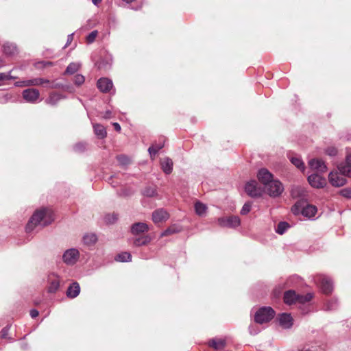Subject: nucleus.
<instances>
[{
  "mask_svg": "<svg viewBox=\"0 0 351 351\" xmlns=\"http://www.w3.org/2000/svg\"><path fill=\"white\" fill-rule=\"evenodd\" d=\"M257 177L258 180L265 186L269 195L278 197L283 192L284 186L278 180H274L273 175L267 169H260Z\"/></svg>",
  "mask_w": 351,
  "mask_h": 351,
  "instance_id": "f257e3e1",
  "label": "nucleus"
},
{
  "mask_svg": "<svg viewBox=\"0 0 351 351\" xmlns=\"http://www.w3.org/2000/svg\"><path fill=\"white\" fill-rule=\"evenodd\" d=\"M53 221V213L50 209L42 208L33 214L26 226V231L32 232L36 227H45Z\"/></svg>",
  "mask_w": 351,
  "mask_h": 351,
  "instance_id": "f03ea898",
  "label": "nucleus"
},
{
  "mask_svg": "<svg viewBox=\"0 0 351 351\" xmlns=\"http://www.w3.org/2000/svg\"><path fill=\"white\" fill-rule=\"evenodd\" d=\"M313 298V294L308 293L306 295H298L293 290H289L284 293V302L287 304L293 303L305 304Z\"/></svg>",
  "mask_w": 351,
  "mask_h": 351,
  "instance_id": "7ed1b4c3",
  "label": "nucleus"
},
{
  "mask_svg": "<svg viewBox=\"0 0 351 351\" xmlns=\"http://www.w3.org/2000/svg\"><path fill=\"white\" fill-rule=\"evenodd\" d=\"M274 315L275 312L271 307H262L256 313L254 320L258 324H264L271 321Z\"/></svg>",
  "mask_w": 351,
  "mask_h": 351,
  "instance_id": "20e7f679",
  "label": "nucleus"
},
{
  "mask_svg": "<svg viewBox=\"0 0 351 351\" xmlns=\"http://www.w3.org/2000/svg\"><path fill=\"white\" fill-rule=\"evenodd\" d=\"M315 282L319 286L322 292L328 294L332 292L333 286L331 280L322 275H319L315 278Z\"/></svg>",
  "mask_w": 351,
  "mask_h": 351,
  "instance_id": "39448f33",
  "label": "nucleus"
},
{
  "mask_svg": "<svg viewBox=\"0 0 351 351\" xmlns=\"http://www.w3.org/2000/svg\"><path fill=\"white\" fill-rule=\"evenodd\" d=\"M328 181L330 184L335 187H340L346 183L345 176L338 170L332 171L328 175Z\"/></svg>",
  "mask_w": 351,
  "mask_h": 351,
  "instance_id": "423d86ee",
  "label": "nucleus"
},
{
  "mask_svg": "<svg viewBox=\"0 0 351 351\" xmlns=\"http://www.w3.org/2000/svg\"><path fill=\"white\" fill-rule=\"evenodd\" d=\"M22 96L24 100L30 104H36L39 102L40 92L36 88H27L22 92Z\"/></svg>",
  "mask_w": 351,
  "mask_h": 351,
  "instance_id": "0eeeda50",
  "label": "nucleus"
},
{
  "mask_svg": "<svg viewBox=\"0 0 351 351\" xmlns=\"http://www.w3.org/2000/svg\"><path fill=\"white\" fill-rule=\"evenodd\" d=\"M79 257V251L75 248H71L64 252L62 260L66 265H73L76 263Z\"/></svg>",
  "mask_w": 351,
  "mask_h": 351,
  "instance_id": "6e6552de",
  "label": "nucleus"
},
{
  "mask_svg": "<svg viewBox=\"0 0 351 351\" xmlns=\"http://www.w3.org/2000/svg\"><path fill=\"white\" fill-rule=\"evenodd\" d=\"M217 222L221 227L225 228H236L241 223L240 219L237 216L220 217L217 219Z\"/></svg>",
  "mask_w": 351,
  "mask_h": 351,
  "instance_id": "1a4fd4ad",
  "label": "nucleus"
},
{
  "mask_svg": "<svg viewBox=\"0 0 351 351\" xmlns=\"http://www.w3.org/2000/svg\"><path fill=\"white\" fill-rule=\"evenodd\" d=\"M309 184L316 189H322L327 184L326 180L317 173H313L308 177Z\"/></svg>",
  "mask_w": 351,
  "mask_h": 351,
  "instance_id": "9d476101",
  "label": "nucleus"
},
{
  "mask_svg": "<svg viewBox=\"0 0 351 351\" xmlns=\"http://www.w3.org/2000/svg\"><path fill=\"white\" fill-rule=\"evenodd\" d=\"M245 191L247 194L252 197H259L262 194L261 188L257 186V182L254 180L246 183Z\"/></svg>",
  "mask_w": 351,
  "mask_h": 351,
  "instance_id": "9b49d317",
  "label": "nucleus"
},
{
  "mask_svg": "<svg viewBox=\"0 0 351 351\" xmlns=\"http://www.w3.org/2000/svg\"><path fill=\"white\" fill-rule=\"evenodd\" d=\"M308 165L312 170L319 173H324L327 171V166L322 159H311L308 161Z\"/></svg>",
  "mask_w": 351,
  "mask_h": 351,
  "instance_id": "f8f14e48",
  "label": "nucleus"
},
{
  "mask_svg": "<svg viewBox=\"0 0 351 351\" xmlns=\"http://www.w3.org/2000/svg\"><path fill=\"white\" fill-rule=\"evenodd\" d=\"M169 218V213L163 208L157 209L152 213V220L155 223L166 221Z\"/></svg>",
  "mask_w": 351,
  "mask_h": 351,
  "instance_id": "ddd939ff",
  "label": "nucleus"
},
{
  "mask_svg": "<svg viewBox=\"0 0 351 351\" xmlns=\"http://www.w3.org/2000/svg\"><path fill=\"white\" fill-rule=\"evenodd\" d=\"M97 86L99 90L102 93H108L113 88L112 80L106 77H101L98 80Z\"/></svg>",
  "mask_w": 351,
  "mask_h": 351,
  "instance_id": "4468645a",
  "label": "nucleus"
},
{
  "mask_svg": "<svg viewBox=\"0 0 351 351\" xmlns=\"http://www.w3.org/2000/svg\"><path fill=\"white\" fill-rule=\"evenodd\" d=\"M131 233L134 236H138L141 234L147 232L149 230V226L143 222L134 223L131 226Z\"/></svg>",
  "mask_w": 351,
  "mask_h": 351,
  "instance_id": "2eb2a0df",
  "label": "nucleus"
},
{
  "mask_svg": "<svg viewBox=\"0 0 351 351\" xmlns=\"http://www.w3.org/2000/svg\"><path fill=\"white\" fill-rule=\"evenodd\" d=\"M280 326L285 329L290 328L293 326V318L290 314L282 313L278 317Z\"/></svg>",
  "mask_w": 351,
  "mask_h": 351,
  "instance_id": "dca6fc26",
  "label": "nucleus"
},
{
  "mask_svg": "<svg viewBox=\"0 0 351 351\" xmlns=\"http://www.w3.org/2000/svg\"><path fill=\"white\" fill-rule=\"evenodd\" d=\"M49 84L50 81L47 79L43 77H35L27 80V83L26 84L29 85V86H43L47 88L48 86L47 84Z\"/></svg>",
  "mask_w": 351,
  "mask_h": 351,
  "instance_id": "f3484780",
  "label": "nucleus"
},
{
  "mask_svg": "<svg viewBox=\"0 0 351 351\" xmlns=\"http://www.w3.org/2000/svg\"><path fill=\"white\" fill-rule=\"evenodd\" d=\"M80 292V285L77 282H74L69 285L66 291V295L70 298H76Z\"/></svg>",
  "mask_w": 351,
  "mask_h": 351,
  "instance_id": "a211bd4d",
  "label": "nucleus"
},
{
  "mask_svg": "<svg viewBox=\"0 0 351 351\" xmlns=\"http://www.w3.org/2000/svg\"><path fill=\"white\" fill-rule=\"evenodd\" d=\"M301 213L304 217L312 219L315 216L317 208L315 206L308 204L302 209Z\"/></svg>",
  "mask_w": 351,
  "mask_h": 351,
  "instance_id": "6ab92c4d",
  "label": "nucleus"
},
{
  "mask_svg": "<svg viewBox=\"0 0 351 351\" xmlns=\"http://www.w3.org/2000/svg\"><path fill=\"white\" fill-rule=\"evenodd\" d=\"M64 98L62 95L57 93H51L49 97L45 99V103L48 105L55 106L60 99Z\"/></svg>",
  "mask_w": 351,
  "mask_h": 351,
  "instance_id": "aec40b11",
  "label": "nucleus"
},
{
  "mask_svg": "<svg viewBox=\"0 0 351 351\" xmlns=\"http://www.w3.org/2000/svg\"><path fill=\"white\" fill-rule=\"evenodd\" d=\"M208 344L217 351H221L226 346V341L222 339H213Z\"/></svg>",
  "mask_w": 351,
  "mask_h": 351,
  "instance_id": "412c9836",
  "label": "nucleus"
},
{
  "mask_svg": "<svg viewBox=\"0 0 351 351\" xmlns=\"http://www.w3.org/2000/svg\"><path fill=\"white\" fill-rule=\"evenodd\" d=\"M161 167H162L163 171L165 173H167V174L171 173L173 170V162H172L171 159H170L169 158H165L161 162Z\"/></svg>",
  "mask_w": 351,
  "mask_h": 351,
  "instance_id": "4be33fe9",
  "label": "nucleus"
},
{
  "mask_svg": "<svg viewBox=\"0 0 351 351\" xmlns=\"http://www.w3.org/2000/svg\"><path fill=\"white\" fill-rule=\"evenodd\" d=\"M83 241L86 245H93L97 241V237L94 233H88L83 237Z\"/></svg>",
  "mask_w": 351,
  "mask_h": 351,
  "instance_id": "5701e85b",
  "label": "nucleus"
},
{
  "mask_svg": "<svg viewBox=\"0 0 351 351\" xmlns=\"http://www.w3.org/2000/svg\"><path fill=\"white\" fill-rule=\"evenodd\" d=\"M94 132L99 138H104L106 136L107 132L106 128L100 124H95L93 125Z\"/></svg>",
  "mask_w": 351,
  "mask_h": 351,
  "instance_id": "b1692460",
  "label": "nucleus"
},
{
  "mask_svg": "<svg viewBox=\"0 0 351 351\" xmlns=\"http://www.w3.org/2000/svg\"><path fill=\"white\" fill-rule=\"evenodd\" d=\"M152 240V238L149 235H143L137 237L134 241V245L135 246H141L148 244Z\"/></svg>",
  "mask_w": 351,
  "mask_h": 351,
  "instance_id": "393cba45",
  "label": "nucleus"
},
{
  "mask_svg": "<svg viewBox=\"0 0 351 351\" xmlns=\"http://www.w3.org/2000/svg\"><path fill=\"white\" fill-rule=\"evenodd\" d=\"M337 168L338 171L344 176L351 177V166L346 162L341 163Z\"/></svg>",
  "mask_w": 351,
  "mask_h": 351,
  "instance_id": "a878e982",
  "label": "nucleus"
},
{
  "mask_svg": "<svg viewBox=\"0 0 351 351\" xmlns=\"http://www.w3.org/2000/svg\"><path fill=\"white\" fill-rule=\"evenodd\" d=\"M81 67L80 62H71L66 67L64 74L72 75L76 73Z\"/></svg>",
  "mask_w": 351,
  "mask_h": 351,
  "instance_id": "bb28decb",
  "label": "nucleus"
},
{
  "mask_svg": "<svg viewBox=\"0 0 351 351\" xmlns=\"http://www.w3.org/2000/svg\"><path fill=\"white\" fill-rule=\"evenodd\" d=\"M195 210L197 215H198L199 216H203L206 213L207 206L206 204L200 202H197L195 204Z\"/></svg>",
  "mask_w": 351,
  "mask_h": 351,
  "instance_id": "cd10ccee",
  "label": "nucleus"
},
{
  "mask_svg": "<svg viewBox=\"0 0 351 351\" xmlns=\"http://www.w3.org/2000/svg\"><path fill=\"white\" fill-rule=\"evenodd\" d=\"M115 260L119 262H129L132 260V256L130 253L127 252H123L120 254H119L116 258Z\"/></svg>",
  "mask_w": 351,
  "mask_h": 351,
  "instance_id": "c85d7f7f",
  "label": "nucleus"
},
{
  "mask_svg": "<svg viewBox=\"0 0 351 351\" xmlns=\"http://www.w3.org/2000/svg\"><path fill=\"white\" fill-rule=\"evenodd\" d=\"M3 51L8 55H12L16 51V47L14 44L6 43L3 45Z\"/></svg>",
  "mask_w": 351,
  "mask_h": 351,
  "instance_id": "c756f323",
  "label": "nucleus"
},
{
  "mask_svg": "<svg viewBox=\"0 0 351 351\" xmlns=\"http://www.w3.org/2000/svg\"><path fill=\"white\" fill-rule=\"evenodd\" d=\"M291 163L294 165L297 168L304 171L305 169L304 164L302 160L299 157H291L290 159Z\"/></svg>",
  "mask_w": 351,
  "mask_h": 351,
  "instance_id": "7c9ffc66",
  "label": "nucleus"
},
{
  "mask_svg": "<svg viewBox=\"0 0 351 351\" xmlns=\"http://www.w3.org/2000/svg\"><path fill=\"white\" fill-rule=\"evenodd\" d=\"M164 141L159 144L153 145L149 147L148 152L151 156H154L157 152L164 147Z\"/></svg>",
  "mask_w": 351,
  "mask_h": 351,
  "instance_id": "2f4dec72",
  "label": "nucleus"
},
{
  "mask_svg": "<svg viewBox=\"0 0 351 351\" xmlns=\"http://www.w3.org/2000/svg\"><path fill=\"white\" fill-rule=\"evenodd\" d=\"M289 228V226L287 222H280L276 228V232L279 234H283Z\"/></svg>",
  "mask_w": 351,
  "mask_h": 351,
  "instance_id": "473e14b6",
  "label": "nucleus"
},
{
  "mask_svg": "<svg viewBox=\"0 0 351 351\" xmlns=\"http://www.w3.org/2000/svg\"><path fill=\"white\" fill-rule=\"evenodd\" d=\"M60 287V281L58 279L52 280L50 282L49 286L48 287V291L49 293H55Z\"/></svg>",
  "mask_w": 351,
  "mask_h": 351,
  "instance_id": "72a5a7b5",
  "label": "nucleus"
},
{
  "mask_svg": "<svg viewBox=\"0 0 351 351\" xmlns=\"http://www.w3.org/2000/svg\"><path fill=\"white\" fill-rule=\"evenodd\" d=\"M180 231V228H178L176 226H171V227L168 228L167 229H166L165 231H163L161 233L160 237H166L169 234L179 232Z\"/></svg>",
  "mask_w": 351,
  "mask_h": 351,
  "instance_id": "f704fd0d",
  "label": "nucleus"
},
{
  "mask_svg": "<svg viewBox=\"0 0 351 351\" xmlns=\"http://www.w3.org/2000/svg\"><path fill=\"white\" fill-rule=\"evenodd\" d=\"M156 194V189L155 186L147 187L143 191V195L149 197H154Z\"/></svg>",
  "mask_w": 351,
  "mask_h": 351,
  "instance_id": "c9c22d12",
  "label": "nucleus"
},
{
  "mask_svg": "<svg viewBox=\"0 0 351 351\" xmlns=\"http://www.w3.org/2000/svg\"><path fill=\"white\" fill-rule=\"evenodd\" d=\"M337 306V301L336 300H331L326 304L325 309L327 311H332L336 309Z\"/></svg>",
  "mask_w": 351,
  "mask_h": 351,
  "instance_id": "e433bc0d",
  "label": "nucleus"
},
{
  "mask_svg": "<svg viewBox=\"0 0 351 351\" xmlns=\"http://www.w3.org/2000/svg\"><path fill=\"white\" fill-rule=\"evenodd\" d=\"M98 34V32L97 30H94L91 32L87 36H86V41L88 43H92L95 41L97 36Z\"/></svg>",
  "mask_w": 351,
  "mask_h": 351,
  "instance_id": "4c0bfd02",
  "label": "nucleus"
},
{
  "mask_svg": "<svg viewBox=\"0 0 351 351\" xmlns=\"http://www.w3.org/2000/svg\"><path fill=\"white\" fill-rule=\"evenodd\" d=\"M84 76L81 74H77L75 76L74 83L77 86H80L84 82Z\"/></svg>",
  "mask_w": 351,
  "mask_h": 351,
  "instance_id": "58836bf2",
  "label": "nucleus"
},
{
  "mask_svg": "<svg viewBox=\"0 0 351 351\" xmlns=\"http://www.w3.org/2000/svg\"><path fill=\"white\" fill-rule=\"evenodd\" d=\"M117 158L121 165H126L130 162V159L124 155L118 156Z\"/></svg>",
  "mask_w": 351,
  "mask_h": 351,
  "instance_id": "ea45409f",
  "label": "nucleus"
},
{
  "mask_svg": "<svg viewBox=\"0 0 351 351\" xmlns=\"http://www.w3.org/2000/svg\"><path fill=\"white\" fill-rule=\"evenodd\" d=\"M251 208L252 204L250 202H246L241 208V214L243 215L247 214L250 211Z\"/></svg>",
  "mask_w": 351,
  "mask_h": 351,
  "instance_id": "a19ab883",
  "label": "nucleus"
},
{
  "mask_svg": "<svg viewBox=\"0 0 351 351\" xmlns=\"http://www.w3.org/2000/svg\"><path fill=\"white\" fill-rule=\"evenodd\" d=\"M325 152L330 156H335L337 154V149L335 147H328L326 149Z\"/></svg>",
  "mask_w": 351,
  "mask_h": 351,
  "instance_id": "79ce46f5",
  "label": "nucleus"
},
{
  "mask_svg": "<svg viewBox=\"0 0 351 351\" xmlns=\"http://www.w3.org/2000/svg\"><path fill=\"white\" fill-rule=\"evenodd\" d=\"M340 194L343 197L350 199L351 198V189L350 188H345L340 191Z\"/></svg>",
  "mask_w": 351,
  "mask_h": 351,
  "instance_id": "37998d69",
  "label": "nucleus"
},
{
  "mask_svg": "<svg viewBox=\"0 0 351 351\" xmlns=\"http://www.w3.org/2000/svg\"><path fill=\"white\" fill-rule=\"evenodd\" d=\"M104 219L107 223H113L117 221V215H114V214L108 215L105 217Z\"/></svg>",
  "mask_w": 351,
  "mask_h": 351,
  "instance_id": "c03bdc74",
  "label": "nucleus"
},
{
  "mask_svg": "<svg viewBox=\"0 0 351 351\" xmlns=\"http://www.w3.org/2000/svg\"><path fill=\"white\" fill-rule=\"evenodd\" d=\"M47 85L48 86L47 88H65L64 84H62L61 83H56L54 82H50V84H47Z\"/></svg>",
  "mask_w": 351,
  "mask_h": 351,
  "instance_id": "a18cd8bd",
  "label": "nucleus"
},
{
  "mask_svg": "<svg viewBox=\"0 0 351 351\" xmlns=\"http://www.w3.org/2000/svg\"><path fill=\"white\" fill-rule=\"evenodd\" d=\"M74 149L76 152H83L86 149V144L84 143H77L75 145Z\"/></svg>",
  "mask_w": 351,
  "mask_h": 351,
  "instance_id": "49530a36",
  "label": "nucleus"
},
{
  "mask_svg": "<svg viewBox=\"0 0 351 351\" xmlns=\"http://www.w3.org/2000/svg\"><path fill=\"white\" fill-rule=\"evenodd\" d=\"M10 326H5V328H3L1 331V337L2 338H6L8 335V332H9V330H10Z\"/></svg>",
  "mask_w": 351,
  "mask_h": 351,
  "instance_id": "de8ad7c7",
  "label": "nucleus"
},
{
  "mask_svg": "<svg viewBox=\"0 0 351 351\" xmlns=\"http://www.w3.org/2000/svg\"><path fill=\"white\" fill-rule=\"evenodd\" d=\"M27 83V80L20 81L15 82L14 85L18 87H23V86H29V85L26 84Z\"/></svg>",
  "mask_w": 351,
  "mask_h": 351,
  "instance_id": "09e8293b",
  "label": "nucleus"
},
{
  "mask_svg": "<svg viewBox=\"0 0 351 351\" xmlns=\"http://www.w3.org/2000/svg\"><path fill=\"white\" fill-rule=\"evenodd\" d=\"M291 210L292 212L295 214V215H297L300 213V206L298 204H295L292 208H291Z\"/></svg>",
  "mask_w": 351,
  "mask_h": 351,
  "instance_id": "8fccbe9b",
  "label": "nucleus"
},
{
  "mask_svg": "<svg viewBox=\"0 0 351 351\" xmlns=\"http://www.w3.org/2000/svg\"><path fill=\"white\" fill-rule=\"evenodd\" d=\"M39 313L36 309H32L30 311V315L32 318H36L38 315Z\"/></svg>",
  "mask_w": 351,
  "mask_h": 351,
  "instance_id": "3c124183",
  "label": "nucleus"
},
{
  "mask_svg": "<svg viewBox=\"0 0 351 351\" xmlns=\"http://www.w3.org/2000/svg\"><path fill=\"white\" fill-rule=\"evenodd\" d=\"M113 126H114V128L116 131L117 132H120L121 128V126L118 123H113Z\"/></svg>",
  "mask_w": 351,
  "mask_h": 351,
  "instance_id": "603ef678",
  "label": "nucleus"
},
{
  "mask_svg": "<svg viewBox=\"0 0 351 351\" xmlns=\"http://www.w3.org/2000/svg\"><path fill=\"white\" fill-rule=\"evenodd\" d=\"M345 162L351 166V154L347 155Z\"/></svg>",
  "mask_w": 351,
  "mask_h": 351,
  "instance_id": "864d4df0",
  "label": "nucleus"
},
{
  "mask_svg": "<svg viewBox=\"0 0 351 351\" xmlns=\"http://www.w3.org/2000/svg\"><path fill=\"white\" fill-rule=\"evenodd\" d=\"M73 34H71L68 36L67 43L66 45V46H67L70 43H71V41L73 40Z\"/></svg>",
  "mask_w": 351,
  "mask_h": 351,
  "instance_id": "5fc2aeb1",
  "label": "nucleus"
},
{
  "mask_svg": "<svg viewBox=\"0 0 351 351\" xmlns=\"http://www.w3.org/2000/svg\"><path fill=\"white\" fill-rule=\"evenodd\" d=\"M5 77H6V80L16 79V77L12 76L10 75V72H9L8 73H5Z\"/></svg>",
  "mask_w": 351,
  "mask_h": 351,
  "instance_id": "6e6d98bb",
  "label": "nucleus"
},
{
  "mask_svg": "<svg viewBox=\"0 0 351 351\" xmlns=\"http://www.w3.org/2000/svg\"><path fill=\"white\" fill-rule=\"evenodd\" d=\"M6 80L5 73H0V81Z\"/></svg>",
  "mask_w": 351,
  "mask_h": 351,
  "instance_id": "4d7b16f0",
  "label": "nucleus"
},
{
  "mask_svg": "<svg viewBox=\"0 0 351 351\" xmlns=\"http://www.w3.org/2000/svg\"><path fill=\"white\" fill-rule=\"evenodd\" d=\"M11 97L8 95H5L3 98L1 99V102L8 101V99H10Z\"/></svg>",
  "mask_w": 351,
  "mask_h": 351,
  "instance_id": "13d9d810",
  "label": "nucleus"
},
{
  "mask_svg": "<svg viewBox=\"0 0 351 351\" xmlns=\"http://www.w3.org/2000/svg\"><path fill=\"white\" fill-rule=\"evenodd\" d=\"M92 2L94 5H97L101 2V0H92Z\"/></svg>",
  "mask_w": 351,
  "mask_h": 351,
  "instance_id": "bf43d9fd",
  "label": "nucleus"
},
{
  "mask_svg": "<svg viewBox=\"0 0 351 351\" xmlns=\"http://www.w3.org/2000/svg\"><path fill=\"white\" fill-rule=\"evenodd\" d=\"M104 117H105L106 119H108V118H110V111H108H108H106V114H105V115H104Z\"/></svg>",
  "mask_w": 351,
  "mask_h": 351,
  "instance_id": "052dcab7",
  "label": "nucleus"
},
{
  "mask_svg": "<svg viewBox=\"0 0 351 351\" xmlns=\"http://www.w3.org/2000/svg\"><path fill=\"white\" fill-rule=\"evenodd\" d=\"M123 1L126 2V3H131V2L134 1V0H123Z\"/></svg>",
  "mask_w": 351,
  "mask_h": 351,
  "instance_id": "680f3d73",
  "label": "nucleus"
},
{
  "mask_svg": "<svg viewBox=\"0 0 351 351\" xmlns=\"http://www.w3.org/2000/svg\"><path fill=\"white\" fill-rule=\"evenodd\" d=\"M252 326H250V333H251V334H253V332H252Z\"/></svg>",
  "mask_w": 351,
  "mask_h": 351,
  "instance_id": "e2e57ef3",
  "label": "nucleus"
}]
</instances>
